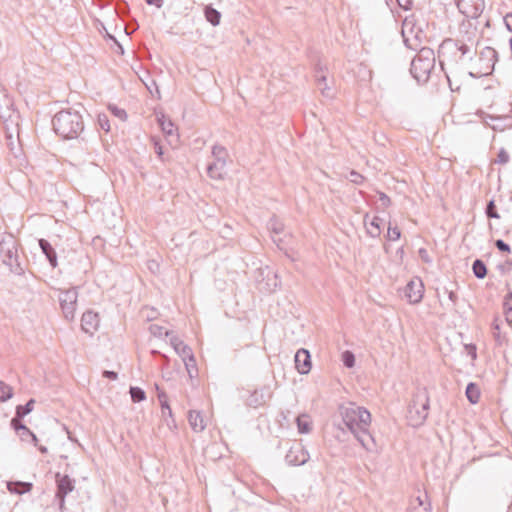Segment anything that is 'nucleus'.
I'll use <instances>...</instances> for the list:
<instances>
[{
	"mask_svg": "<svg viewBox=\"0 0 512 512\" xmlns=\"http://www.w3.org/2000/svg\"><path fill=\"white\" fill-rule=\"evenodd\" d=\"M343 423L367 451L376 448L375 439L370 434L371 414L364 408L355 404L341 406L339 408Z\"/></svg>",
	"mask_w": 512,
	"mask_h": 512,
	"instance_id": "1",
	"label": "nucleus"
},
{
	"mask_svg": "<svg viewBox=\"0 0 512 512\" xmlns=\"http://www.w3.org/2000/svg\"><path fill=\"white\" fill-rule=\"evenodd\" d=\"M54 132L64 139H74L84 129L82 116L76 110H61L52 118Z\"/></svg>",
	"mask_w": 512,
	"mask_h": 512,
	"instance_id": "2",
	"label": "nucleus"
},
{
	"mask_svg": "<svg viewBox=\"0 0 512 512\" xmlns=\"http://www.w3.org/2000/svg\"><path fill=\"white\" fill-rule=\"evenodd\" d=\"M472 45L461 40L447 38L442 41L438 49L439 63L444 70L445 65H453L468 56L472 58Z\"/></svg>",
	"mask_w": 512,
	"mask_h": 512,
	"instance_id": "3",
	"label": "nucleus"
},
{
	"mask_svg": "<svg viewBox=\"0 0 512 512\" xmlns=\"http://www.w3.org/2000/svg\"><path fill=\"white\" fill-rule=\"evenodd\" d=\"M435 66L434 51L428 47H423L411 62L410 72L418 83H425L430 77V73Z\"/></svg>",
	"mask_w": 512,
	"mask_h": 512,
	"instance_id": "4",
	"label": "nucleus"
},
{
	"mask_svg": "<svg viewBox=\"0 0 512 512\" xmlns=\"http://www.w3.org/2000/svg\"><path fill=\"white\" fill-rule=\"evenodd\" d=\"M429 396L426 390H418L408 407L407 419L410 425L417 427L422 425L428 417Z\"/></svg>",
	"mask_w": 512,
	"mask_h": 512,
	"instance_id": "5",
	"label": "nucleus"
},
{
	"mask_svg": "<svg viewBox=\"0 0 512 512\" xmlns=\"http://www.w3.org/2000/svg\"><path fill=\"white\" fill-rule=\"evenodd\" d=\"M0 255L3 263L9 267L11 272L17 275L24 273V268L19 262L17 241L13 235L8 234L0 241Z\"/></svg>",
	"mask_w": 512,
	"mask_h": 512,
	"instance_id": "6",
	"label": "nucleus"
},
{
	"mask_svg": "<svg viewBox=\"0 0 512 512\" xmlns=\"http://www.w3.org/2000/svg\"><path fill=\"white\" fill-rule=\"evenodd\" d=\"M214 161L207 166V174L212 179H222L225 174V167L228 159V152L221 145H214L212 148Z\"/></svg>",
	"mask_w": 512,
	"mask_h": 512,
	"instance_id": "7",
	"label": "nucleus"
},
{
	"mask_svg": "<svg viewBox=\"0 0 512 512\" xmlns=\"http://www.w3.org/2000/svg\"><path fill=\"white\" fill-rule=\"evenodd\" d=\"M0 118L6 125L7 129L10 125L19 126V114L14 109V103L7 91L0 87Z\"/></svg>",
	"mask_w": 512,
	"mask_h": 512,
	"instance_id": "8",
	"label": "nucleus"
},
{
	"mask_svg": "<svg viewBox=\"0 0 512 512\" xmlns=\"http://www.w3.org/2000/svg\"><path fill=\"white\" fill-rule=\"evenodd\" d=\"M32 411V398L29 399L24 406L16 408V414L11 420V427L22 441H29L32 437L30 429L22 423V418Z\"/></svg>",
	"mask_w": 512,
	"mask_h": 512,
	"instance_id": "9",
	"label": "nucleus"
},
{
	"mask_svg": "<svg viewBox=\"0 0 512 512\" xmlns=\"http://www.w3.org/2000/svg\"><path fill=\"white\" fill-rule=\"evenodd\" d=\"M59 302L66 320L72 321L75 318L78 292L76 288L62 290L59 293Z\"/></svg>",
	"mask_w": 512,
	"mask_h": 512,
	"instance_id": "10",
	"label": "nucleus"
},
{
	"mask_svg": "<svg viewBox=\"0 0 512 512\" xmlns=\"http://www.w3.org/2000/svg\"><path fill=\"white\" fill-rule=\"evenodd\" d=\"M496 61V50L492 47L483 48L477 59L479 69L476 73L479 76L489 75L493 71Z\"/></svg>",
	"mask_w": 512,
	"mask_h": 512,
	"instance_id": "11",
	"label": "nucleus"
},
{
	"mask_svg": "<svg viewBox=\"0 0 512 512\" xmlns=\"http://www.w3.org/2000/svg\"><path fill=\"white\" fill-rule=\"evenodd\" d=\"M460 13L468 18H477L483 12L484 0H455Z\"/></svg>",
	"mask_w": 512,
	"mask_h": 512,
	"instance_id": "12",
	"label": "nucleus"
},
{
	"mask_svg": "<svg viewBox=\"0 0 512 512\" xmlns=\"http://www.w3.org/2000/svg\"><path fill=\"white\" fill-rule=\"evenodd\" d=\"M310 458L308 451L301 443L293 444L285 456L287 464L292 466L304 465Z\"/></svg>",
	"mask_w": 512,
	"mask_h": 512,
	"instance_id": "13",
	"label": "nucleus"
},
{
	"mask_svg": "<svg viewBox=\"0 0 512 512\" xmlns=\"http://www.w3.org/2000/svg\"><path fill=\"white\" fill-rule=\"evenodd\" d=\"M56 483H57V498L60 499V506L62 507L64 504L65 496L73 491L74 489V481L68 475H61L60 473L56 474Z\"/></svg>",
	"mask_w": 512,
	"mask_h": 512,
	"instance_id": "14",
	"label": "nucleus"
},
{
	"mask_svg": "<svg viewBox=\"0 0 512 512\" xmlns=\"http://www.w3.org/2000/svg\"><path fill=\"white\" fill-rule=\"evenodd\" d=\"M484 123L490 126L493 130L503 131L512 127V115L491 116L487 115L484 118Z\"/></svg>",
	"mask_w": 512,
	"mask_h": 512,
	"instance_id": "15",
	"label": "nucleus"
},
{
	"mask_svg": "<svg viewBox=\"0 0 512 512\" xmlns=\"http://www.w3.org/2000/svg\"><path fill=\"white\" fill-rule=\"evenodd\" d=\"M407 512H431V504L426 492H419L410 500Z\"/></svg>",
	"mask_w": 512,
	"mask_h": 512,
	"instance_id": "16",
	"label": "nucleus"
},
{
	"mask_svg": "<svg viewBox=\"0 0 512 512\" xmlns=\"http://www.w3.org/2000/svg\"><path fill=\"white\" fill-rule=\"evenodd\" d=\"M405 296L412 304L419 303L423 297V285L420 280L410 281L405 288Z\"/></svg>",
	"mask_w": 512,
	"mask_h": 512,
	"instance_id": "17",
	"label": "nucleus"
},
{
	"mask_svg": "<svg viewBox=\"0 0 512 512\" xmlns=\"http://www.w3.org/2000/svg\"><path fill=\"white\" fill-rule=\"evenodd\" d=\"M295 367L300 374H307L311 369V356L308 350L299 349L295 354Z\"/></svg>",
	"mask_w": 512,
	"mask_h": 512,
	"instance_id": "18",
	"label": "nucleus"
},
{
	"mask_svg": "<svg viewBox=\"0 0 512 512\" xmlns=\"http://www.w3.org/2000/svg\"><path fill=\"white\" fill-rule=\"evenodd\" d=\"M99 325V316L97 313L87 311L81 318V328L85 333L93 334Z\"/></svg>",
	"mask_w": 512,
	"mask_h": 512,
	"instance_id": "19",
	"label": "nucleus"
},
{
	"mask_svg": "<svg viewBox=\"0 0 512 512\" xmlns=\"http://www.w3.org/2000/svg\"><path fill=\"white\" fill-rule=\"evenodd\" d=\"M381 223H382V219L378 216H374L372 218H370L369 214H366L364 216V224L366 227V231L373 238L380 236Z\"/></svg>",
	"mask_w": 512,
	"mask_h": 512,
	"instance_id": "20",
	"label": "nucleus"
},
{
	"mask_svg": "<svg viewBox=\"0 0 512 512\" xmlns=\"http://www.w3.org/2000/svg\"><path fill=\"white\" fill-rule=\"evenodd\" d=\"M39 246L41 248L42 253L46 256L49 264L52 268L57 266V254L53 246L45 239H39Z\"/></svg>",
	"mask_w": 512,
	"mask_h": 512,
	"instance_id": "21",
	"label": "nucleus"
},
{
	"mask_svg": "<svg viewBox=\"0 0 512 512\" xmlns=\"http://www.w3.org/2000/svg\"><path fill=\"white\" fill-rule=\"evenodd\" d=\"M170 345L182 359H185L187 356L192 354L191 348L177 336L172 335L170 337Z\"/></svg>",
	"mask_w": 512,
	"mask_h": 512,
	"instance_id": "22",
	"label": "nucleus"
},
{
	"mask_svg": "<svg viewBox=\"0 0 512 512\" xmlns=\"http://www.w3.org/2000/svg\"><path fill=\"white\" fill-rule=\"evenodd\" d=\"M188 421L191 428L195 432H202L206 427L205 420L199 411H190L188 415Z\"/></svg>",
	"mask_w": 512,
	"mask_h": 512,
	"instance_id": "23",
	"label": "nucleus"
},
{
	"mask_svg": "<svg viewBox=\"0 0 512 512\" xmlns=\"http://www.w3.org/2000/svg\"><path fill=\"white\" fill-rule=\"evenodd\" d=\"M7 489L13 494H24L32 489V483L22 481H9L7 482Z\"/></svg>",
	"mask_w": 512,
	"mask_h": 512,
	"instance_id": "24",
	"label": "nucleus"
},
{
	"mask_svg": "<svg viewBox=\"0 0 512 512\" xmlns=\"http://www.w3.org/2000/svg\"><path fill=\"white\" fill-rule=\"evenodd\" d=\"M204 16L211 25L218 26L220 24L221 13L211 5L205 6Z\"/></svg>",
	"mask_w": 512,
	"mask_h": 512,
	"instance_id": "25",
	"label": "nucleus"
},
{
	"mask_svg": "<svg viewBox=\"0 0 512 512\" xmlns=\"http://www.w3.org/2000/svg\"><path fill=\"white\" fill-rule=\"evenodd\" d=\"M297 428L299 433L306 434L309 433L312 429V422L310 417L306 414L299 415L296 419Z\"/></svg>",
	"mask_w": 512,
	"mask_h": 512,
	"instance_id": "26",
	"label": "nucleus"
},
{
	"mask_svg": "<svg viewBox=\"0 0 512 512\" xmlns=\"http://www.w3.org/2000/svg\"><path fill=\"white\" fill-rule=\"evenodd\" d=\"M465 394L470 403H478L480 399V389L475 383H469L467 385Z\"/></svg>",
	"mask_w": 512,
	"mask_h": 512,
	"instance_id": "27",
	"label": "nucleus"
},
{
	"mask_svg": "<svg viewBox=\"0 0 512 512\" xmlns=\"http://www.w3.org/2000/svg\"><path fill=\"white\" fill-rule=\"evenodd\" d=\"M159 125L162 129V131L168 135L173 136L175 132V127L173 122L167 118L164 114H162L160 117H158Z\"/></svg>",
	"mask_w": 512,
	"mask_h": 512,
	"instance_id": "28",
	"label": "nucleus"
},
{
	"mask_svg": "<svg viewBox=\"0 0 512 512\" xmlns=\"http://www.w3.org/2000/svg\"><path fill=\"white\" fill-rule=\"evenodd\" d=\"M503 311L505 320L509 325H512V292H509L503 300Z\"/></svg>",
	"mask_w": 512,
	"mask_h": 512,
	"instance_id": "29",
	"label": "nucleus"
},
{
	"mask_svg": "<svg viewBox=\"0 0 512 512\" xmlns=\"http://www.w3.org/2000/svg\"><path fill=\"white\" fill-rule=\"evenodd\" d=\"M472 270L476 278L483 279L487 274V268L485 263L480 260L476 259L472 264Z\"/></svg>",
	"mask_w": 512,
	"mask_h": 512,
	"instance_id": "30",
	"label": "nucleus"
},
{
	"mask_svg": "<svg viewBox=\"0 0 512 512\" xmlns=\"http://www.w3.org/2000/svg\"><path fill=\"white\" fill-rule=\"evenodd\" d=\"M248 405L257 408L265 403L264 393L262 391H254L248 398Z\"/></svg>",
	"mask_w": 512,
	"mask_h": 512,
	"instance_id": "31",
	"label": "nucleus"
},
{
	"mask_svg": "<svg viewBox=\"0 0 512 512\" xmlns=\"http://www.w3.org/2000/svg\"><path fill=\"white\" fill-rule=\"evenodd\" d=\"M268 228L275 235H278V234H280V233H282L284 231L283 223L278 218H276L275 216H273L269 220Z\"/></svg>",
	"mask_w": 512,
	"mask_h": 512,
	"instance_id": "32",
	"label": "nucleus"
},
{
	"mask_svg": "<svg viewBox=\"0 0 512 512\" xmlns=\"http://www.w3.org/2000/svg\"><path fill=\"white\" fill-rule=\"evenodd\" d=\"M149 330L153 336L158 337V338H161L163 336H166V337L172 336V333L170 331L165 330L164 327L159 326L157 324L150 325Z\"/></svg>",
	"mask_w": 512,
	"mask_h": 512,
	"instance_id": "33",
	"label": "nucleus"
},
{
	"mask_svg": "<svg viewBox=\"0 0 512 512\" xmlns=\"http://www.w3.org/2000/svg\"><path fill=\"white\" fill-rule=\"evenodd\" d=\"M182 360L185 364V367H186V370H187L189 376L192 378L194 376L193 373L194 372L197 373L196 360L194 358L193 353L190 356H187V358L182 359Z\"/></svg>",
	"mask_w": 512,
	"mask_h": 512,
	"instance_id": "34",
	"label": "nucleus"
},
{
	"mask_svg": "<svg viewBox=\"0 0 512 512\" xmlns=\"http://www.w3.org/2000/svg\"><path fill=\"white\" fill-rule=\"evenodd\" d=\"M12 388L3 381H0V401L5 402L12 397Z\"/></svg>",
	"mask_w": 512,
	"mask_h": 512,
	"instance_id": "35",
	"label": "nucleus"
},
{
	"mask_svg": "<svg viewBox=\"0 0 512 512\" xmlns=\"http://www.w3.org/2000/svg\"><path fill=\"white\" fill-rule=\"evenodd\" d=\"M130 395L133 402L138 403L146 398V394L143 389L139 387H130Z\"/></svg>",
	"mask_w": 512,
	"mask_h": 512,
	"instance_id": "36",
	"label": "nucleus"
},
{
	"mask_svg": "<svg viewBox=\"0 0 512 512\" xmlns=\"http://www.w3.org/2000/svg\"><path fill=\"white\" fill-rule=\"evenodd\" d=\"M401 232L397 226H392L391 223H389L388 231H387V239L389 241H397L400 239Z\"/></svg>",
	"mask_w": 512,
	"mask_h": 512,
	"instance_id": "37",
	"label": "nucleus"
},
{
	"mask_svg": "<svg viewBox=\"0 0 512 512\" xmlns=\"http://www.w3.org/2000/svg\"><path fill=\"white\" fill-rule=\"evenodd\" d=\"M342 362L345 367L352 368L355 365V356L351 351H344L342 353Z\"/></svg>",
	"mask_w": 512,
	"mask_h": 512,
	"instance_id": "38",
	"label": "nucleus"
},
{
	"mask_svg": "<svg viewBox=\"0 0 512 512\" xmlns=\"http://www.w3.org/2000/svg\"><path fill=\"white\" fill-rule=\"evenodd\" d=\"M485 213L488 218L499 219L500 216L497 212L494 200H490L486 206Z\"/></svg>",
	"mask_w": 512,
	"mask_h": 512,
	"instance_id": "39",
	"label": "nucleus"
},
{
	"mask_svg": "<svg viewBox=\"0 0 512 512\" xmlns=\"http://www.w3.org/2000/svg\"><path fill=\"white\" fill-rule=\"evenodd\" d=\"M491 328H492V335H493L494 339L496 341H500L501 340V336H500L501 321L498 317L494 318V320L491 324Z\"/></svg>",
	"mask_w": 512,
	"mask_h": 512,
	"instance_id": "40",
	"label": "nucleus"
},
{
	"mask_svg": "<svg viewBox=\"0 0 512 512\" xmlns=\"http://www.w3.org/2000/svg\"><path fill=\"white\" fill-rule=\"evenodd\" d=\"M97 124L100 129L104 130L105 132L110 131V123L109 118L106 114H99L97 118Z\"/></svg>",
	"mask_w": 512,
	"mask_h": 512,
	"instance_id": "41",
	"label": "nucleus"
},
{
	"mask_svg": "<svg viewBox=\"0 0 512 512\" xmlns=\"http://www.w3.org/2000/svg\"><path fill=\"white\" fill-rule=\"evenodd\" d=\"M326 77L324 75L317 76L318 88L321 90L323 95L329 96V93L326 92L328 88L325 84Z\"/></svg>",
	"mask_w": 512,
	"mask_h": 512,
	"instance_id": "42",
	"label": "nucleus"
},
{
	"mask_svg": "<svg viewBox=\"0 0 512 512\" xmlns=\"http://www.w3.org/2000/svg\"><path fill=\"white\" fill-rule=\"evenodd\" d=\"M509 159H510L509 154L504 149H501L498 152L496 162L499 164H506V163H508Z\"/></svg>",
	"mask_w": 512,
	"mask_h": 512,
	"instance_id": "43",
	"label": "nucleus"
},
{
	"mask_svg": "<svg viewBox=\"0 0 512 512\" xmlns=\"http://www.w3.org/2000/svg\"><path fill=\"white\" fill-rule=\"evenodd\" d=\"M109 109L111 110V112L118 118L122 119V120H125L126 117H127V114L125 112V110L121 109V108H118L117 106H109Z\"/></svg>",
	"mask_w": 512,
	"mask_h": 512,
	"instance_id": "44",
	"label": "nucleus"
},
{
	"mask_svg": "<svg viewBox=\"0 0 512 512\" xmlns=\"http://www.w3.org/2000/svg\"><path fill=\"white\" fill-rule=\"evenodd\" d=\"M349 180L354 184H361L364 180V177L356 171H351Z\"/></svg>",
	"mask_w": 512,
	"mask_h": 512,
	"instance_id": "45",
	"label": "nucleus"
},
{
	"mask_svg": "<svg viewBox=\"0 0 512 512\" xmlns=\"http://www.w3.org/2000/svg\"><path fill=\"white\" fill-rule=\"evenodd\" d=\"M495 246L501 252H510L511 251L510 246L505 241H503L501 239H498L495 241Z\"/></svg>",
	"mask_w": 512,
	"mask_h": 512,
	"instance_id": "46",
	"label": "nucleus"
},
{
	"mask_svg": "<svg viewBox=\"0 0 512 512\" xmlns=\"http://www.w3.org/2000/svg\"><path fill=\"white\" fill-rule=\"evenodd\" d=\"M379 201L383 208H387L391 203L390 198L383 192H379Z\"/></svg>",
	"mask_w": 512,
	"mask_h": 512,
	"instance_id": "47",
	"label": "nucleus"
},
{
	"mask_svg": "<svg viewBox=\"0 0 512 512\" xmlns=\"http://www.w3.org/2000/svg\"><path fill=\"white\" fill-rule=\"evenodd\" d=\"M465 350L469 356H471L472 360L476 359L477 353H476V346L473 344H467L465 345Z\"/></svg>",
	"mask_w": 512,
	"mask_h": 512,
	"instance_id": "48",
	"label": "nucleus"
},
{
	"mask_svg": "<svg viewBox=\"0 0 512 512\" xmlns=\"http://www.w3.org/2000/svg\"><path fill=\"white\" fill-rule=\"evenodd\" d=\"M160 406H161L162 416L164 418H166V411H169V417L172 416V410L170 408L168 401H165V403H160Z\"/></svg>",
	"mask_w": 512,
	"mask_h": 512,
	"instance_id": "49",
	"label": "nucleus"
},
{
	"mask_svg": "<svg viewBox=\"0 0 512 512\" xmlns=\"http://www.w3.org/2000/svg\"><path fill=\"white\" fill-rule=\"evenodd\" d=\"M148 5L155 6L157 8H161L164 4V0H145Z\"/></svg>",
	"mask_w": 512,
	"mask_h": 512,
	"instance_id": "50",
	"label": "nucleus"
},
{
	"mask_svg": "<svg viewBox=\"0 0 512 512\" xmlns=\"http://www.w3.org/2000/svg\"><path fill=\"white\" fill-rule=\"evenodd\" d=\"M504 22H505L507 29L512 32V14H507L504 17Z\"/></svg>",
	"mask_w": 512,
	"mask_h": 512,
	"instance_id": "51",
	"label": "nucleus"
},
{
	"mask_svg": "<svg viewBox=\"0 0 512 512\" xmlns=\"http://www.w3.org/2000/svg\"><path fill=\"white\" fill-rule=\"evenodd\" d=\"M445 292L447 293L448 295V298L449 300L451 301L452 305H455L456 304V301H457V295L455 292L453 291H448V290H445Z\"/></svg>",
	"mask_w": 512,
	"mask_h": 512,
	"instance_id": "52",
	"label": "nucleus"
},
{
	"mask_svg": "<svg viewBox=\"0 0 512 512\" xmlns=\"http://www.w3.org/2000/svg\"><path fill=\"white\" fill-rule=\"evenodd\" d=\"M419 255H420L421 259L424 260L425 262H430V260L428 258L427 251L424 248H421L419 250Z\"/></svg>",
	"mask_w": 512,
	"mask_h": 512,
	"instance_id": "53",
	"label": "nucleus"
},
{
	"mask_svg": "<svg viewBox=\"0 0 512 512\" xmlns=\"http://www.w3.org/2000/svg\"><path fill=\"white\" fill-rule=\"evenodd\" d=\"M158 400L160 403H165V401H168V397L164 391L158 392Z\"/></svg>",
	"mask_w": 512,
	"mask_h": 512,
	"instance_id": "54",
	"label": "nucleus"
},
{
	"mask_svg": "<svg viewBox=\"0 0 512 512\" xmlns=\"http://www.w3.org/2000/svg\"><path fill=\"white\" fill-rule=\"evenodd\" d=\"M104 376L111 380L117 379V373L114 371H104Z\"/></svg>",
	"mask_w": 512,
	"mask_h": 512,
	"instance_id": "55",
	"label": "nucleus"
},
{
	"mask_svg": "<svg viewBox=\"0 0 512 512\" xmlns=\"http://www.w3.org/2000/svg\"><path fill=\"white\" fill-rule=\"evenodd\" d=\"M399 5L405 9L409 8V5L411 4L410 0H397Z\"/></svg>",
	"mask_w": 512,
	"mask_h": 512,
	"instance_id": "56",
	"label": "nucleus"
},
{
	"mask_svg": "<svg viewBox=\"0 0 512 512\" xmlns=\"http://www.w3.org/2000/svg\"><path fill=\"white\" fill-rule=\"evenodd\" d=\"M155 152L159 157L163 154L162 146L158 142H155Z\"/></svg>",
	"mask_w": 512,
	"mask_h": 512,
	"instance_id": "57",
	"label": "nucleus"
},
{
	"mask_svg": "<svg viewBox=\"0 0 512 512\" xmlns=\"http://www.w3.org/2000/svg\"><path fill=\"white\" fill-rule=\"evenodd\" d=\"M38 449L42 452V453H46L47 452V448L45 446H38Z\"/></svg>",
	"mask_w": 512,
	"mask_h": 512,
	"instance_id": "58",
	"label": "nucleus"
},
{
	"mask_svg": "<svg viewBox=\"0 0 512 512\" xmlns=\"http://www.w3.org/2000/svg\"><path fill=\"white\" fill-rule=\"evenodd\" d=\"M33 440H34V447L38 446V439L35 434H34Z\"/></svg>",
	"mask_w": 512,
	"mask_h": 512,
	"instance_id": "59",
	"label": "nucleus"
},
{
	"mask_svg": "<svg viewBox=\"0 0 512 512\" xmlns=\"http://www.w3.org/2000/svg\"><path fill=\"white\" fill-rule=\"evenodd\" d=\"M272 239H273V242H275L277 244V246H280L279 241L275 237H273Z\"/></svg>",
	"mask_w": 512,
	"mask_h": 512,
	"instance_id": "60",
	"label": "nucleus"
},
{
	"mask_svg": "<svg viewBox=\"0 0 512 512\" xmlns=\"http://www.w3.org/2000/svg\"><path fill=\"white\" fill-rule=\"evenodd\" d=\"M162 357H163L166 361H168V357H167L166 355H162Z\"/></svg>",
	"mask_w": 512,
	"mask_h": 512,
	"instance_id": "61",
	"label": "nucleus"
},
{
	"mask_svg": "<svg viewBox=\"0 0 512 512\" xmlns=\"http://www.w3.org/2000/svg\"><path fill=\"white\" fill-rule=\"evenodd\" d=\"M152 353H153V354H159V352H157V351H155V350H153V351H152Z\"/></svg>",
	"mask_w": 512,
	"mask_h": 512,
	"instance_id": "62",
	"label": "nucleus"
},
{
	"mask_svg": "<svg viewBox=\"0 0 512 512\" xmlns=\"http://www.w3.org/2000/svg\"><path fill=\"white\" fill-rule=\"evenodd\" d=\"M509 115H512V110L510 111V114Z\"/></svg>",
	"mask_w": 512,
	"mask_h": 512,
	"instance_id": "63",
	"label": "nucleus"
}]
</instances>
